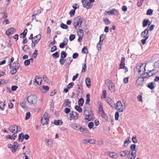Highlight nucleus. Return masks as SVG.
Wrapping results in <instances>:
<instances>
[{"label": "nucleus", "instance_id": "1", "mask_svg": "<svg viewBox=\"0 0 159 159\" xmlns=\"http://www.w3.org/2000/svg\"><path fill=\"white\" fill-rule=\"evenodd\" d=\"M84 115L85 116L86 118H85L86 120L89 121H90L92 119L93 117L94 114L92 113V111L91 110H84Z\"/></svg>", "mask_w": 159, "mask_h": 159}, {"label": "nucleus", "instance_id": "2", "mask_svg": "<svg viewBox=\"0 0 159 159\" xmlns=\"http://www.w3.org/2000/svg\"><path fill=\"white\" fill-rule=\"evenodd\" d=\"M115 108L119 112H122L125 109V106H123L120 101L117 102L115 105Z\"/></svg>", "mask_w": 159, "mask_h": 159}, {"label": "nucleus", "instance_id": "3", "mask_svg": "<svg viewBox=\"0 0 159 159\" xmlns=\"http://www.w3.org/2000/svg\"><path fill=\"white\" fill-rule=\"evenodd\" d=\"M27 100L29 103L34 104L37 102V97L34 95H30L27 97Z\"/></svg>", "mask_w": 159, "mask_h": 159}, {"label": "nucleus", "instance_id": "4", "mask_svg": "<svg viewBox=\"0 0 159 159\" xmlns=\"http://www.w3.org/2000/svg\"><path fill=\"white\" fill-rule=\"evenodd\" d=\"M83 6L87 9H88L91 8L93 5L87 0H81Z\"/></svg>", "mask_w": 159, "mask_h": 159}, {"label": "nucleus", "instance_id": "5", "mask_svg": "<svg viewBox=\"0 0 159 159\" xmlns=\"http://www.w3.org/2000/svg\"><path fill=\"white\" fill-rule=\"evenodd\" d=\"M77 86L78 87V89L76 91L77 92V95L78 96H80V95H82L83 93V86L82 84L81 83H79L77 84Z\"/></svg>", "mask_w": 159, "mask_h": 159}, {"label": "nucleus", "instance_id": "6", "mask_svg": "<svg viewBox=\"0 0 159 159\" xmlns=\"http://www.w3.org/2000/svg\"><path fill=\"white\" fill-rule=\"evenodd\" d=\"M137 151H128L127 155L128 158L129 159H134L136 156Z\"/></svg>", "mask_w": 159, "mask_h": 159}, {"label": "nucleus", "instance_id": "7", "mask_svg": "<svg viewBox=\"0 0 159 159\" xmlns=\"http://www.w3.org/2000/svg\"><path fill=\"white\" fill-rule=\"evenodd\" d=\"M144 80L143 78L141 77H139L136 82L135 85L138 87L143 86Z\"/></svg>", "mask_w": 159, "mask_h": 159}, {"label": "nucleus", "instance_id": "8", "mask_svg": "<svg viewBox=\"0 0 159 159\" xmlns=\"http://www.w3.org/2000/svg\"><path fill=\"white\" fill-rule=\"evenodd\" d=\"M18 126L16 125H13L9 126L8 128V130L12 133H17L18 131H20L18 130Z\"/></svg>", "mask_w": 159, "mask_h": 159}, {"label": "nucleus", "instance_id": "9", "mask_svg": "<svg viewBox=\"0 0 159 159\" xmlns=\"http://www.w3.org/2000/svg\"><path fill=\"white\" fill-rule=\"evenodd\" d=\"M154 70V69H153L152 70H149L148 72H145V66L144 67V70L142 74H141V75H143V76L142 77L143 78V79L146 78H148L149 77H151V75H149V73H151V72H153Z\"/></svg>", "mask_w": 159, "mask_h": 159}, {"label": "nucleus", "instance_id": "10", "mask_svg": "<svg viewBox=\"0 0 159 159\" xmlns=\"http://www.w3.org/2000/svg\"><path fill=\"white\" fill-rule=\"evenodd\" d=\"M41 121L43 125H47L49 122V118H48V117H45V115H44L42 117Z\"/></svg>", "mask_w": 159, "mask_h": 159}, {"label": "nucleus", "instance_id": "11", "mask_svg": "<svg viewBox=\"0 0 159 159\" xmlns=\"http://www.w3.org/2000/svg\"><path fill=\"white\" fill-rule=\"evenodd\" d=\"M42 78L38 76H36L34 78V82L38 85H40L41 84Z\"/></svg>", "mask_w": 159, "mask_h": 159}, {"label": "nucleus", "instance_id": "12", "mask_svg": "<svg viewBox=\"0 0 159 159\" xmlns=\"http://www.w3.org/2000/svg\"><path fill=\"white\" fill-rule=\"evenodd\" d=\"M79 18V17H78V16L75 17L74 19V21L75 27L77 30L79 29V28H78V27H79V26L80 25L79 22V20L78 19Z\"/></svg>", "mask_w": 159, "mask_h": 159}, {"label": "nucleus", "instance_id": "13", "mask_svg": "<svg viewBox=\"0 0 159 159\" xmlns=\"http://www.w3.org/2000/svg\"><path fill=\"white\" fill-rule=\"evenodd\" d=\"M125 57H122L121 58L120 63L119 65L120 67L118 68V69H124V66L125 65Z\"/></svg>", "mask_w": 159, "mask_h": 159}, {"label": "nucleus", "instance_id": "14", "mask_svg": "<svg viewBox=\"0 0 159 159\" xmlns=\"http://www.w3.org/2000/svg\"><path fill=\"white\" fill-rule=\"evenodd\" d=\"M141 35L143 37H146L147 36H148L149 37V29L148 28L145 29L141 33Z\"/></svg>", "mask_w": 159, "mask_h": 159}, {"label": "nucleus", "instance_id": "15", "mask_svg": "<svg viewBox=\"0 0 159 159\" xmlns=\"http://www.w3.org/2000/svg\"><path fill=\"white\" fill-rule=\"evenodd\" d=\"M41 38V36L40 34H39L38 35L34 36V39L35 40H34V43L36 45L37 44Z\"/></svg>", "mask_w": 159, "mask_h": 159}, {"label": "nucleus", "instance_id": "16", "mask_svg": "<svg viewBox=\"0 0 159 159\" xmlns=\"http://www.w3.org/2000/svg\"><path fill=\"white\" fill-rule=\"evenodd\" d=\"M143 64H141V65H138L136 66L135 68L137 71H138L139 74H140L141 72L142 71V70H141V69L142 68L143 69V68L144 69V67H143Z\"/></svg>", "mask_w": 159, "mask_h": 159}, {"label": "nucleus", "instance_id": "17", "mask_svg": "<svg viewBox=\"0 0 159 159\" xmlns=\"http://www.w3.org/2000/svg\"><path fill=\"white\" fill-rule=\"evenodd\" d=\"M80 125L74 123L72 124L71 125V127L75 130H79V128H80Z\"/></svg>", "mask_w": 159, "mask_h": 159}, {"label": "nucleus", "instance_id": "18", "mask_svg": "<svg viewBox=\"0 0 159 159\" xmlns=\"http://www.w3.org/2000/svg\"><path fill=\"white\" fill-rule=\"evenodd\" d=\"M155 83L154 82H150L148 83L147 87L151 90H153L156 86Z\"/></svg>", "mask_w": 159, "mask_h": 159}, {"label": "nucleus", "instance_id": "19", "mask_svg": "<svg viewBox=\"0 0 159 159\" xmlns=\"http://www.w3.org/2000/svg\"><path fill=\"white\" fill-rule=\"evenodd\" d=\"M65 65H69L71 62L73 61V59L71 57L67 58L66 59H65Z\"/></svg>", "mask_w": 159, "mask_h": 159}, {"label": "nucleus", "instance_id": "20", "mask_svg": "<svg viewBox=\"0 0 159 159\" xmlns=\"http://www.w3.org/2000/svg\"><path fill=\"white\" fill-rule=\"evenodd\" d=\"M79 130L82 133L83 132H84V133H89V130L85 128L84 127H83L81 125L80 126V128H79Z\"/></svg>", "mask_w": 159, "mask_h": 159}, {"label": "nucleus", "instance_id": "21", "mask_svg": "<svg viewBox=\"0 0 159 159\" xmlns=\"http://www.w3.org/2000/svg\"><path fill=\"white\" fill-rule=\"evenodd\" d=\"M106 101L111 107H112L113 105L114 104V102L112 100V99L109 98H107Z\"/></svg>", "mask_w": 159, "mask_h": 159}, {"label": "nucleus", "instance_id": "22", "mask_svg": "<svg viewBox=\"0 0 159 159\" xmlns=\"http://www.w3.org/2000/svg\"><path fill=\"white\" fill-rule=\"evenodd\" d=\"M13 148L14 149L12 150V152H15L19 146V145L16 142H15L13 144Z\"/></svg>", "mask_w": 159, "mask_h": 159}, {"label": "nucleus", "instance_id": "23", "mask_svg": "<svg viewBox=\"0 0 159 159\" xmlns=\"http://www.w3.org/2000/svg\"><path fill=\"white\" fill-rule=\"evenodd\" d=\"M27 32V30L26 29H25L23 33H21L20 35V38H25L26 34Z\"/></svg>", "mask_w": 159, "mask_h": 159}, {"label": "nucleus", "instance_id": "24", "mask_svg": "<svg viewBox=\"0 0 159 159\" xmlns=\"http://www.w3.org/2000/svg\"><path fill=\"white\" fill-rule=\"evenodd\" d=\"M62 123V121L61 120H55L54 122V124L57 125H61Z\"/></svg>", "mask_w": 159, "mask_h": 159}, {"label": "nucleus", "instance_id": "25", "mask_svg": "<svg viewBox=\"0 0 159 159\" xmlns=\"http://www.w3.org/2000/svg\"><path fill=\"white\" fill-rule=\"evenodd\" d=\"M110 12L109 14L111 15H117L118 11L116 9H114L112 10L109 11Z\"/></svg>", "mask_w": 159, "mask_h": 159}, {"label": "nucleus", "instance_id": "26", "mask_svg": "<svg viewBox=\"0 0 159 159\" xmlns=\"http://www.w3.org/2000/svg\"><path fill=\"white\" fill-rule=\"evenodd\" d=\"M109 156L110 157L113 158H116L117 157V154L116 153L113 152L109 153Z\"/></svg>", "mask_w": 159, "mask_h": 159}, {"label": "nucleus", "instance_id": "27", "mask_svg": "<svg viewBox=\"0 0 159 159\" xmlns=\"http://www.w3.org/2000/svg\"><path fill=\"white\" fill-rule=\"evenodd\" d=\"M13 67H14V68H16L18 70L19 69L20 65L18 61H16L14 62L13 63Z\"/></svg>", "mask_w": 159, "mask_h": 159}, {"label": "nucleus", "instance_id": "28", "mask_svg": "<svg viewBox=\"0 0 159 159\" xmlns=\"http://www.w3.org/2000/svg\"><path fill=\"white\" fill-rule=\"evenodd\" d=\"M128 151H121L120 152V156L121 157H124L126 155H127Z\"/></svg>", "mask_w": 159, "mask_h": 159}, {"label": "nucleus", "instance_id": "29", "mask_svg": "<svg viewBox=\"0 0 159 159\" xmlns=\"http://www.w3.org/2000/svg\"><path fill=\"white\" fill-rule=\"evenodd\" d=\"M23 135L24 133H21L19 134L18 140L19 142H21L23 141L24 139H23Z\"/></svg>", "mask_w": 159, "mask_h": 159}, {"label": "nucleus", "instance_id": "30", "mask_svg": "<svg viewBox=\"0 0 159 159\" xmlns=\"http://www.w3.org/2000/svg\"><path fill=\"white\" fill-rule=\"evenodd\" d=\"M136 145L135 144H132L130 148V151H137L136 150Z\"/></svg>", "mask_w": 159, "mask_h": 159}, {"label": "nucleus", "instance_id": "31", "mask_svg": "<svg viewBox=\"0 0 159 159\" xmlns=\"http://www.w3.org/2000/svg\"><path fill=\"white\" fill-rule=\"evenodd\" d=\"M78 104L80 106H82L84 103V100L83 98H80L78 101Z\"/></svg>", "mask_w": 159, "mask_h": 159}, {"label": "nucleus", "instance_id": "32", "mask_svg": "<svg viewBox=\"0 0 159 159\" xmlns=\"http://www.w3.org/2000/svg\"><path fill=\"white\" fill-rule=\"evenodd\" d=\"M80 107L79 105H76L75 107V109L80 113H81L82 111V109Z\"/></svg>", "mask_w": 159, "mask_h": 159}, {"label": "nucleus", "instance_id": "33", "mask_svg": "<svg viewBox=\"0 0 159 159\" xmlns=\"http://www.w3.org/2000/svg\"><path fill=\"white\" fill-rule=\"evenodd\" d=\"M64 101L66 103V106L70 107H71V106L70 105L71 103V102L70 101H69V99H67L65 100Z\"/></svg>", "mask_w": 159, "mask_h": 159}, {"label": "nucleus", "instance_id": "34", "mask_svg": "<svg viewBox=\"0 0 159 159\" xmlns=\"http://www.w3.org/2000/svg\"><path fill=\"white\" fill-rule=\"evenodd\" d=\"M85 82L86 83V84L88 87H89V86H91L90 84V79L89 78H87L85 80Z\"/></svg>", "mask_w": 159, "mask_h": 159}, {"label": "nucleus", "instance_id": "35", "mask_svg": "<svg viewBox=\"0 0 159 159\" xmlns=\"http://www.w3.org/2000/svg\"><path fill=\"white\" fill-rule=\"evenodd\" d=\"M86 99L85 102V104H88L90 101V95L89 94H87L86 95Z\"/></svg>", "mask_w": 159, "mask_h": 159}, {"label": "nucleus", "instance_id": "36", "mask_svg": "<svg viewBox=\"0 0 159 159\" xmlns=\"http://www.w3.org/2000/svg\"><path fill=\"white\" fill-rule=\"evenodd\" d=\"M67 55V54L66 52L64 51H62L61 52V57L63 58H65L66 57Z\"/></svg>", "mask_w": 159, "mask_h": 159}, {"label": "nucleus", "instance_id": "37", "mask_svg": "<svg viewBox=\"0 0 159 159\" xmlns=\"http://www.w3.org/2000/svg\"><path fill=\"white\" fill-rule=\"evenodd\" d=\"M73 113H74V116L73 117V120H77L78 118V116H79V114L75 112H74L72 111Z\"/></svg>", "mask_w": 159, "mask_h": 159}, {"label": "nucleus", "instance_id": "38", "mask_svg": "<svg viewBox=\"0 0 159 159\" xmlns=\"http://www.w3.org/2000/svg\"><path fill=\"white\" fill-rule=\"evenodd\" d=\"M148 19H144L143 22V26L145 27L148 25Z\"/></svg>", "mask_w": 159, "mask_h": 159}, {"label": "nucleus", "instance_id": "39", "mask_svg": "<svg viewBox=\"0 0 159 159\" xmlns=\"http://www.w3.org/2000/svg\"><path fill=\"white\" fill-rule=\"evenodd\" d=\"M61 27L63 29H67L68 28V26L66 24L62 23L60 25Z\"/></svg>", "mask_w": 159, "mask_h": 159}, {"label": "nucleus", "instance_id": "40", "mask_svg": "<svg viewBox=\"0 0 159 159\" xmlns=\"http://www.w3.org/2000/svg\"><path fill=\"white\" fill-rule=\"evenodd\" d=\"M82 52L84 54H87L88 53V49L85 47H84L82 48Z\"/></svg>", "mask_w": 159, "mask_h": 159}, {"label": "nucleus", "instance_id": "41", "mask_svg": "<svg viewBox=\"0 0 159 159\" xmlns=\"http://www.w3.org/2000/svg\"><path fill=\"white\" fill-rule=\"evenodd\" d=\"M18 69H16V68H13V69L11 70L10 73L11 75H13L14 74H15L18 70Z\"/></svg>", "mask_w": 159, "mask_h": 159}, {"label": "nucleus", "instance_id": "42", "mask_svg": "<svg viewBox=\"0 0 159 159\" xmlns=\"http://www.w3.org/2000/svg\"><path fill=\"white\" fill-rule=\"evenodd\" d=\"M119 112L116 111L115 114V119L116 120H117L119 116Z\"/></svg>", "mask_w": 159, "mask_h": 159}, {"label": "nucleus", "instance_id": "43", "mask_svg": "<svg viewBox=\"0 0 159 159\" xmlns=\"http://www.w3.org/2000/svg\"><path fill=\"white\" fill-rule=\"evenodd\" d=\"M103 20L105 24L106 25L109 24L110 23V21L108 19L103 18Z\"/></svg>", "mask_w": 159, "mask_h": 159}, {"label": "nucleus", "instance_id": "44", "mask_svg": "<svg viewBox=\"0 0 159 159\" xmlns=\"http://www.w3.org/2000/svg\"><path fill=\"white\" fill-rule=\"evenodd\" d=\"M87 68L86 63H85L84 64H83V67L82 70V72H85L86 70V69Z\"/></svg>", "mask_w": 159, "mask_h": 159}, {"label": "nucleus", "instance_id": "45", "mask_svg": "<svg viewBox=\"0 0 159 159\" xmlns=\"http://www.w3.org/2000/svg\"><path fill=\"white\" fill-rule=\"evenodd\" d=\"M133 142L134 143H137L138 142L137 139H136V136H134L132 139Z\"/></svg>", "mask_w": 159, "mask_h": 159}, {"label": "nucleus", "instance_id": "46", "mask_svg": "<svg viewBox=\"0 0 159 159\" xmlns=\"http://www.w3.org/2000/svg\"><path fill=\"white\" fill-rule=\"evenodd\" d=\"M78 17H79V19H79V24H80L79 26V27H80L81 24L83 22V18L81 17H80V16H78Z\"/></svg>", "mask_w": 159, "mask_h": 159}, {"label": "nucleus", "instance_id": "47", "mask_svg": "<svg viewBox=\"0 0 159 159\" xmlns=\"http://www.w3.org/2000/svg\"><path fill=\"white\" fill-rule=\"evenodd\" d=\"M31 115L30 113L29 112H27L26 114V116L25 117V120H27L29 119L30 116Z\"/></svg>", "mask_w": 159, "mask_h": 159}, {"label": "nucleus", "instance_id": "48", "mask_svg": "<svg viewBox=\"0 0 159 159\" xmlns=\"http://www.w3.org/2000/svg\"><path fill=\"white\" fill-rule=\"evenodd\" d=\"M108 89L111 92H113L115 89V87L113 86V84H112V85L110 86V88H108Z\"/></svg>", "mask_w": 159, "mask_h": 159}, {"label": "nucleus", "instance_id": "49", "mask_svg": "<svg viewBox=\"0 0 159 159\" xmlns=\"http://www.w3.org/2000/svg\"><path fill=\"white\" fill-rule=\"evenodd\" d=\"M74 10H75L77 8H79V5L77 3L74 4L72 6Z\"/></svg>", "mask_w": 159, "mask_h": 159}, {"label": "nucleus", "instance_id": "50", "mask_svg": "<svg viewBox=\"0 0 159 159\" xmlns=\"http://www.w3.org/2000/svg\"><path fill=\"white\" fill-rule=\"evenodd\" d=\"M143 0H139L137 3V5L138 7H139L141 6L143 4Z\"/></svg>", "mask_w": 159, "mask_h": 159}, {"label": "nucleus", "instance_id": "51", "mask_svg": "<svg viewBox=\"0 0 159 159\" xmlns=\"http://www.w3.org/2000/svg\"><path fill=\"white\" fill-rule=\"evenodd\" d=\"M153 10L151 9H149L147 11L146 14L147 15H151L152 14Z\"/></svg>", "mask_w": 159, "mask_h": 159}, {"label": "nucleus", "instance_id": "52", "mask_svg": "<svg viewBox=\"0 0 159 159\" xmlns=\"http://www.w3.org/2000/svg\"><path fill=\"white\" fill-rule=\"evenodd\" d=\"M75 38V36L74 34H71L69 36V40L70 41H72Z\"/></svg>", "mask_w": 159, "mask_h": 159}, {"label": "nucleus", "instance_id": "53", "mask_svg": "<svg viewBox=\"0 0 159 159\" xmlns=\"http://www.w3.org/2000/svg\"><path fill=\"white\" fill-rule=\"evenodd\" d=\"M102 44H101L99 43H98L97 45L96 48L99 51L101 49Z\"/></svg>", "mask_w": 159, "mask_h": 159}, {"label": "nucleus", "instance_id": "54", "mask_svg": "<svg viewBox=\"0 0 159 159\" xmlns=\"http://www.w3.org/2000/svg\"><path fill=\"white\" fill-rule=\"evenodd\" d=\"M78 33L79 34V36L81 35V37H83V35H84V33H83V31L82 29H79L78 32H77V33Z\"/></svg>", "mask_w": 159, "mask_h": 159}, {"label": "nucleus", "instance_id": "55", "mask_svg": "<svg viewBox=\"0 0 159 159\" xmlns=\"http://www.w3.org/2000/svg\"><path fill=\"white\" fill-rule=\"evenodd\" d=\"M98 111L100 112V113L104 111V110L103 109V106L102 105H100L98 108Z\"/></svg>", "mask_w": 159, "mask_h": 159}, {"label": "nucleus", "instance_id": "56", "mask_svg": "<svg viewBox=\"0 0 159 159\" xmlns=\"http://www.w3.org/2000/svg\"><path fill=\"white\" fill-rule=\"evenodd\" d=\"M145 38L144 39H143L141 40V42L144 45L145 44L147 40L148 39V36L146 37H144Z\"/></svg>", "mask_w": 159, "mask_h": 159}, {"label": "nucleus", "instance_id": "57", "mask_svg": "<svg viewBox=\"0 0 159 159\" xmlns=\"http://www.w3.org/2000/svg\"><path fill=\"white\" fill-rule=\"evenodd\" d=\"M59 52H56L55 53H53L52 54V56L53 57L56 58H58L59 57V55L58 54Z\"/></svg>", "mask_w": 159, "mask_h": 159}, {"label": "nucleus", "instance_id": "58", "mask_svg": "<svg viewBox=\"0 0 159 159\" xmlns=\"http://www.w3.org/2000/svg\"><path fill=\"white\" fill-rule=\"evenodd\" d=\"M74 84L73 82H72L71 83H70L67 86V88H68V89H70V88L73 87L74 86Z\"/></svg>", "mask_w": 159, "mask_h": 159}, {"label": "nucleus", "instance_id": "59", "mask_svg": "<svg viewBox=\"0 0 159 159\" xmlns=\"http://www.w3.org/2000/svg\"><path fill=\"white\" fill-rule=\"evenodd\" d=\"M24 64L25 66H28L30 64V60H26L24 61Z\"/></svg>", "mask_w": 159, "mask_h": 159}, {"label": "nucleus", "instance_id": "60", "mask_svg": "<svg viewBox=\"0 0 159 159\" xmlns=\"http://www.w3.org/2000/svg\"><path fill=\"white\" fill-rule=\"evenodd\" d=\"M154 66L155 68H158L159 67V61H156L154 63Z\"/></svg>", "mask_w": 159, "mask_h": 159}, {"label": "nucleus", "instance_id": "61", "mask_svg": "<svg viewBox=\"0 0 159 159\" xmlns=\"http://www.w3.org/2000/svg\"><path fill=\"white\" fill-rule=\"evenodd\" d=\"M26 103V102L25 101L23 102H22L20 103L21 106L23 108H25V105Z\"/></svg>", "mask_w": 159, "mask_h": 159}, {"label": "nucleus", "instance_id": "62", "mask_svg": "<svg viewBox=\"0 0 159 159\" xmlns=\"http://www.w3.org/2000/svg\"><path fill=\"white\" fill-rule=\"evenodd\" d=\"M93 123L92 122H91L88 124V126L90 129H91L93 127Z\"/></svg>", "mask_w": 159, "mask_h": 159}, {"label": "nucleus", "instance_id": "63", "mask_svg": "<svg viewBox=\"0 0 159 159\" xmlns=\"http://www.w3.org/2000/svg\"><path fill=\"white\" fill-rule=\"evenodd\" d=\"M70 111V110L68 108H66L64 109V112L66 114L69 113Z\"/></svg>", "mask_w": 159, "mask_h": 159}, {"label": "nucleus", "instance_id": "64", "mask_svg": "<svg viewBox=\"0 0 159 159\" xmlns=\"http://www.w3.org/2000/svg\"><path fill=\"white\" fill-rule=\"evenodd\" d=\"M59 62L61 65H63L65 62V60L64 58L61 57L59 60Z\"/></svg>", "mask_w": 159, "mask_h": 159}]
</instances>
